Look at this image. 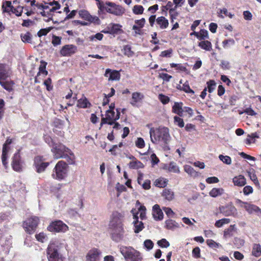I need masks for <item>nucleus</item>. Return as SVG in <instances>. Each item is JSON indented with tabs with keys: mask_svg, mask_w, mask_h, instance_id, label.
Returning a JSON list of instances; mask_svg holds the SVG:
<instances>
[{
	"mask_svg": "<svg viewBox=\"0 0 261 261\" xmlns=\"http://www.w3.org/2000/svg\"><path fill=\"white\" fill-rule=\"evenodd\" d=\"M67 160L68 164L70 165H73L75 164V156L74 153H69V155H67V158H64Z\"/></svg>",
	"mask_w": 261,
	"mask_h": 261,
	"instance_id": "61",
	"label": "nucleus"
},
{
	"mask_svg": "<svg viewBox=\"0 0 261 261\" xmlns=\"http://www.w3.org/2000/svg\"><path fill=\"white\" fill-rule=\"evenodd\" d=\"M219 212L225 217H234L237 214V210L231 202L219 207Z\"/></svg>",
	"mask_w": 261,
	"mask_h": 261,
	"instance_id": "14",
	"label": "nucleus"
},
{
	"mask_svg": "<svg viewBox=\"0 0 261 261\" xmlns=\"http://www.w3.org/2000/svg\"><path fill=\"white\" fill-rule=\"evenodd\" d=\"M78 51L75 45L68 44L63 46L60 50V55L63 57H70L74 55Z\"/></svg>",
	"mask_w": 261,
	"mask_h": 261,
	"instance_id": "17",
	"label": "nucleus"
},
{
	"mask_svg": "<svg viewBox=\"0 0 261 261\" xmlns=\"http://www.w3.org/2000/svg\"><path fill=\"white\" fill-rule=\"evenodd\" d=\"M12 76V70L10 65L5 63L0 64V85L7 92H12L15 83L10 80Z\"/></svg>",
	"mask_w": 261,
	"mask_h": 261,
	"instance_id": "2",
	"label": "nucleus"
},
{
	"mask_svg": "<svg viewBox=\"0 0 261 261\" xmlns=\"http://www.w3.org/2000/svg\"><path fill=\"white\" fill-rule=\"evenodd\" d=\"M230 220L228 218H223L215 222V226L217 228H220L223 225L229 223Z\"/></svg>",
	"mask_w": 261,
	"mask_h": 261,
	"instance_id": "44",
	"label": "nucleus"
},
{
	"mask_svg": "<svg viewBox=\"0 0 261 261\" xmlns=\"http://www.w3.org/2000/svg\"><path fill=\"white\" fill-rule=\"evenodd\" d=\"M51 30V27L46 28L42 29L37 32V36L39 37H42L46 36Z\"/></svg>",
	"mask_w": 261,
	"mask_h": 261,
	"instance_id": "50",
	"label": "nucleus"
},
{
	"mask_svg": "<svg viewBox=\"0 0 261 261\" xmlns=\"http://www.w3.org/2000/svg\"><path fill=\"white\" fill-rule=\"evenodd\" d=\"M173 119L174 123L178 125V126L180 127H184L185 123L182 118H180V117L175 116L174 117Z\"/></svg>",
	"mask_w": 261,
	"mask_h": 261,
	"instance_id": "57",
	"label": "nucleus"
},
{
	"mask_svg": "<svg viewBox=\"0 0 261 261\" xmlns=\"http://www.w3.org/2000/svg\"><path fill=\"white\" fill-rule=\"evenodd\" d=\"M144 8L141 5H136L133 8V13L135 15H141L143 13Z\"/></svg>",
	"mask_w": 261,
	"mask_h": 261,
	"instance_id": "47",
	"label": "nucleus"
},
{
	"mask_svg": "<svg viewBox=\"0 0 261 261\" xmlns=\"http://www.w3.org/2000/svg\"><path fill=\"white\" fill-rule=\"evenodd\" d=\"M183 103L182 102H175L172 107V113L175 114L179 117H182L184 110L182 109Z\"/></svg>",
	"mask_w": 261,
	"mask_h": 261,
	"instance_id": "23",
	"label": "nucleus"
},
{
	"mask_svg": "<svg viewBox=\"0 0 261 261\" xmlns=\"http://www.w3.org/2000/svg\"><path fill=\"white\" fill-rule=\"evenodd\" d=\"M44 85L46 86V89L47 91H50L53 90V86L51 85V80L48 77L44 81Z\"/></svg>",
	"mask_w": 261,
	"mask_h": 261,
	"instance_id": "64",
	"label": "nucleus"
},
{
	"mask_svg": "<svg viewBox=\"0 0 261 261\" xmlns=\"http://www.w3.org/2000/svg\"><path fill=\"white\" fill-rule=\"evenodd\" d=\"M90 106V103L88 101V99L86 97L84 98H81L77 100V104L76 106L80 108H87Z\"/></svg>",
	"mask_w": 261,
	"mask_h": 261,
	"instance_id": "36",
	"label": "nucleus"
},
{
	"mask_svg": "<svg viewBox=\"0 0 261 261\" xmlns=\"http://www.w3.org/2000/svg\"><path fill=\"white\" fill-rule=\"evenodd\" d=\"M51 43H52V44L54 46H57V45H60L61 44V37L57 36L55 35H53Z\"/></svg>",
	"mask_w": 261,
	"mask_h": 261,
	"instance_id": "52",
	"label": "nucleus"
},
{
	"mask_svg": "<svg viewBox=\"0 0 261 261\" xmlns=\"http://www.w3.org/2000/svg\"><path fill=\"white\" fill-rule=\"evenodd\" d=\"M39 222L37 216H32L22 222V226L27 234L31 235L35 232Z\"/></svg>",
	"mask_w": 261,
	"mask_h": 261,
	"instance_id": "7",
	"label": "nucleus"
},
{
	"mask_svg": "<svg viewBox=\"0 0 261 261\" xmlns=\"http://www.w3.org/2000/svg\"><path fill=\"white\" fill-rule=\"evenodd\" d=\"M124 11V9L121 6L113 2H105V5L103 6V8L99 9L98 12H99V14L105 13V12H106L115 16H120L123 15Z\"/></svg>",
	"mask_w": 261,
	"mask_h": 261,
	"instance_id": "6",
	"label": "nucleus"
},
{
	"mask_svg": "<svg viewBox=\"0 0 261 261\" xmlns=\"http://www.w3.org/2000/svg\"><path fill=\"white\" fill-rule=\"evenodd\" d=\"M184 171L191 177L195 178L198 176V172L195 171L191 166H184Z\"/></svg>",
	"mask_w": 261,
	"mask_h": 261,
	"instance_id": "33",
	"label": "nucleus"
},
{
	"mask_svg": "<svg viewBox=\"0 0 261 261\" xmlns=\"http://www.w3.org/2000/svg\"><path fill=\"white\" fill-rule=\"evenodd\" d=\"M102 252L99 249L93 248L88 251L85 256V261H100Z\"/></svg>",
	"mask_w": 261,
	"mask_h": 261,
	"instance_id": "18",
	"label": "nucleus"
},
{
	"mask_svg": "<svg viewBox=\"0 0 261 261\" xmlns=\"http://www.w3.org/2000/svg\"><path fill=\"white\" fill-rule=\"evenodd\" d=\"M222 13L225 14V16L229 17V18H232V17L234 16L233 14H231L230 13L228 12L227 9H226V8H223L222 9H221L220 10V12H219V17L221 18H224V16L222 14Z\"/></svg>",
	"mask_w": 261,
	"mask_h": 261,
	"instance_id": "53",
	"label": "nucleus"
},
{
	"mask_svg": "<svg viewBox=\"0 0 261 261\" xmlns=\"http://www.w3.org/2000/svg\"><path fill=\"white\" fill-rule=\"evenodd\" d=\"M8 152L9 151H2V155H1V161H2L3 165L5 167V169H7L8 166Z\"/></svg>",
	"mask_w": 261,
	"mask_h": 261,
	"instance_id": "48",
	"label": "nucleus"
},
{
	"mask_svg": "<svg viewBox=\"0 0 261 261\" xmlns=\"http://www.w3.org/2000/svg\"><path fill=\"white\" fill-rule=\"evenodd\" d=\"M22 41L25 43H31L32 40V35L31 33L27 32L25 34H20Z\"/></svg>",
	"mask_w": 261,
	"mask_h": 261,
	"instance_id": "41",
	"label": "nucleus"
},
{
	"mask_svg": "<svg viewBox=\"0 0 261 261\" xmlns=\"http://www.w3.org/2000/svg\"><path fill=\"white\" fill-rule=\"evenodd\" d=\"M50 164V162L46 161V158L43 156L38 155L34 158L33 166L35 171L40 174L45 172Z\"/></svg>",
	"mask_w": 261,
	"mask_h": 261,
	"instance_id": "9",
	"label": "nucleus"
},
{
	"mask_svg": "<svg viewBox=\"0 0 261 261\" xmlns=\"http://www.w3.org/2000/svg\"><path fill=\"white\" fill-rule=\"evenodd\" d=\"M40 63H41V64H40L39 66V72L37 73V76H39L40 74H42L45 76L47 75L48 74V71L46 70V62L42 60Z\"/></svg>",
	"mask_w": 261,
	"mask_h": 261,
	"instance_id": "37",
	"label": "nucleus"
},
{
	"mask_svg": "<svg viewBox=\"0 0 261 261\" xmlns=\"http://www.w3.org/2000/svg\"><path fill=\"white\" fill-rule=\"evenodd\" d=\"M167 169L169 172H173L176 173H179L180 172V170H179L178 166H176V164L174 162H171L169 163Z\"/></svg>",
	"mask_w": 261,
	"mask_h": 261,
	"instance_id": "45",
	"label": "nucleus"
},
{
	"mask_svg": "<svg viewBox=\"0 0 261 261\" xmlns=\"http://www.w3.org/2000/svg\"><path fill=\"white\" fill-rule=\"evenodd\" d=\"M158 244L159 247L162 248H166L170 245L169 242L165 239H162L158 241Z\"/></svg>",
	"mask_w": 261,
	"mask_h": 261,
	"instance_id": "59",
	"label": "nucleus"
},
{
	"mask_svg": "<svg viewBox=\"0 0 261 261\" xmlns=\"http://www.w3.org/2000/svg\"><path fill=\"white\" fill-rule=\"evenodd\" d=\"M12 8H13V6H12L10 1H5V4L3 5V11L4 12H9L11 11Z\"/></svg>",
	"mask_w": 261,
	"mask_h": 261,
	"instance_id": "54",
	"label": "nucleus"
},
{
	"mask_svg": "<svg viewBox=\"0 0 261 261\" xmlns=\"http://www.w3.org/2000/svg\"><path fill=\"white\" fill-rule=\"evenodd\" d=\"M46 230L52 233H64L68 231V226L62 221L56 220L51 221Z\"/></svg>",
	"mask_w": 261,
	"mask_h": 261,
	"instance_id": "10",
	"label": "nucleus"
},
{
	"mask_svg": "<svg viewBox=\"0 0 261 261\" xmlns=\"http://www.w3.org/2000/svg\"><path fill=\"white\" fill-rule=\"evenodd\" d=\"M198 46L206 51H210L212 49V44L210 41L207 40L199 42Z\"/></svg>",
	"mask_w": 261,
	"mask_h": 261,
	"instance_id": "35",
	"label": "nucleus"
},
{
	"mask_svg": "<svg viewBox=\"0 0 261 261\" xmlns=\"http://www.w3.org/2000/svg\"><path fill=\"white\" fill-rule=\"evenodd\" d=\"M20 150H17L14 153L12 157L11 166L13 170L15 172H20L22 170V160L20 156Z\"/></svg>",
	"mask_w": 261,
	"mask_h": 261,
	"instance_id": "13",
	"label": "nucleus"
},
{
	"mask_svg": "<svg viewBox=\"0 0 261 261\" xmlns=\"http://www.w3.org/2000/svg\"><path fill=\"white\" fill-rule=\"evenodd\" d=\"M219 159L220 160L222 161L223 163L228 165H230L231 162H232L230 156L227 155H219Z\"/></svg>",
	"mask_w": 261,
	"mask_h": 261,
	"instance_id": "56",
	"label": "nucleus"
},
{
	"mask_svg": "<svg viewBox=\"0 0 261 261\" xmlns=\"http://www.w3.org/2000/svg\"><path fill=\"white\" fill-rule=\"evenodd\" d=\"M134 218L135 219L134 221V232L135 233H139V232L141 231L143 229L144 224L142 221H139L138 216L137 214H135L134 215Z\"/></svg>",
	"mask_w": 261,
	"mask_h": 261,
	"instance_id": "27",
	"label": "nucleus"
},
{
	"mask_svg": "<svg viewBox=\"0 0 261 261\" xmlns=\"http://www.w3.org/2000/svg\"><path fill=\"white\" fill-rule=\"evenodd\" d=\"M144 98V95L141 92H134L132 93V101L130 105L135 106L137 103L142 101Z\"/></svg>",
	"mask_w": 261,
	"mask_h": 261,
	"instance_id": "25",
	"label": "nucleus"
},
{
	"mask_svg": "<svg viewBox=\"0 0 261 261\" xmlns=\"http://www.w3.org/2000/svg\"><path fill=\"white\" fill-rule=\"evenodd\" d=\"M44 140H45L46 143L48 144V145H49L50 147H51L57 144L56 143L53 141V140L51 138V137L47 135L44 136Z\"/></svg>",
	"mask_w": 261,
	"mask_h": 261,
	"instance_id": "62",
	"label": "nucleus"
},
{
	"mask_svg": "<svg viewBox=\"0 0 261 261\" xmlns=\"http://www.w3.org/2000/svg\"><path fill=\"white\" fill-rule=\"evenodd\" d=\"M128 167L133 169H142L144 168V165L141 161L135 160V161H133L128 163Z\"/></svg>",
	"mask_w": 261,
	"mask_h": 261,
	"instance_id": "34",
	"label": "nucleus"
},
{
	"mask_svg": "<svg viewBox=\"0 0 261 261\" xmlns=\"http://www.w3.org/2000/svg\"><path fill=\"white\" fill-rule=\"evenodd\" d=\"M116 190L118 192L117 197L119 196L120 193L126 191V187L124 186V185L120 184V183H117L116 185Z\"/></svg>",
	"mask_w": 261,
	"mask_h": 261,
	"instance_id": "63",
	"label": "nucleus"
},
{
	"mask_svg": "<svg viewBox=\"0 0 261 261\" xmlns=\"http://www.w3.org/2000/svg\"><path fill=\"white\" fill-rule=\"evenodd\" d=\"M122 214L117 211L113 212L109 221V229L111 231V238L113 241L118 242L122 240L124 236L123 224Z\"/></svg>",
	"mask_w": 261,
	"mask_h": 261,
	"instance_id": "1",
	"label": "nucleus"
},
{
	"mask_svg": "<svg viewBox=\"0 0 261 261\" xmlns=\"http://www.w3.org/2000/svg\"><path fill=\"white\" fill-rule=\"evenodd\" d=\"M120 118V111L119 110L117 109V114L114 111L107 110L106 117L101 118V122H100V126L103 124H108L112 125L114 122L119 119Z\"/></svg>",
	"mask_w": 261,
	"mask_h": 261,
	"instance_id": "12",
	"label": "nucleus"
},
{
	"mask_svg": "<svg viewBox=\"0 0 261 261\" xmlns=\"http://www.w3.org/2000/svg\"><path fill=\"white\" fill-rule=\"evenodd\" d=\"M145 145V143H144L143 139L141 137L137 139L136 141H135V146H136L137 148L142 149L144 147Z\"/></svg>",
	"mask_w": 261,
	"mask_h": 261,
	"instance_id": "60",
	"label": "nucleus"
},
{
	"mask_svg": "<svg viewBox=\"0 0 261 261\" xmlns=\"http://www.w3.org/2000/svg\"><path fill=\"white\" fill-rule=\"evenodd\" d=\"M122 52H123L124 56L128 58L133 57L135 55L134 51L132 50V47L128 44L123 46V49H122Z\"/></svg>",
	"mask_w": 261,
	"mask_h": 261,
	"instance_id": "29",
	"label": "nucleus"
},
{
	"mask_svg": "<svg viewBox=\"0 0 261 261\" xmlns=\"http://www.w3.org/2000/svg\"><path fill=\"white\" fill-rule=\"evenodd\" d=\"M165 228L167 230H174L178 227V224L175 220L172 219H167L165 221Z\"/></svg>",
	"mask_w": 261,
	"mask_h": 261,
	"instance_id": "30",
	"label": "nucleus"
},
{
	"mask_svg": "<svg viewBox=\"0 0 261 261\" xmlns=\"http://www.w3.org/2000/svg\"><path fill=\"white\" fill-rule=\"evenodd\" d=\"M119 251L126 261H142L141 252L133 247L120 246Z\"/></svg>",
	"mask_w": 261,
	"mask_h": 261,
	"instance_id": "4",
	"label": "nucleus"
},
{
	"mask_svg": "<svg viewBox=\"0 0 261 261\" xmlns=\"http://www.w3.org/2000/svg\"><path fill=\"white\" fill-rule=\"evenodd\" d=\"M53 3L55 4V6L49 8V9L41 10L42 11L40 12V14H41L42 16L47 18L46 19H44L45 22H49L53 20L54 13L55 11L61 8V5L59 4V2H53Z\"/></svg>",
	"mask_w": 261,
	"mask_h": 261,
	"instance_id": "16",
	"label": "nucleus"
},
{
	"mask_svg": "<svg viewBox=\"0 0 261 261\" xmlns=\"http://www.w3.org/2000/svg\"><path fill=\"white\" fill-rule=\"evenodd\" d=\"M177 88L187 93H190L191 94L195 93V92L190 87L188 81H186L185 83L182 84V86L178 85Z\"/></svg>",
	"mask_w": 261,
	"mask_h": 261,
	"instance_id": "31",
	"label": "nucleus"
},
{
	"mask_svg": "<svg viewBox=\"0 0 261 261\" xmlns=\"http://www.w3.org/2000/svg\"><path fill=\"white\" fill-rule=\"evenodd\" d=\"M152 217L156 221L162 220L163 219V212L158 204H155L152 207Z\"/></svg>",
	"mask_w": 261,
	"mask_h": 261,
	"instance_id": "22",
	"label": "nucleus"
},
{
	"mask_svg": "<svg viewBox=\"0 0 261 261\" xmlns=\"http://www.w3.org/2000/svg\"><path fill=\"white\" fill-rule=\"evenodd\" d=\"M68 166V164L63 160L59 161L55 165L53 170V178L62 180L67 176Z\"/></svg>",
	"mask_w": 261,
	"mask_h": 261,
	"instance_id": "5",
	"label": "nucleus"
},
{
	"mask_svg": "<svg viewBox=\"0 0 261 261\" xmlns=\"http://www.w3.org/2000/svg\"><path fill=\"white\" fill-rule=\"evenodd\" d=\"M149 134L151 142L154 144L161 142L167 144L171 138L169 128L166 127H159L156 128L151 127L149 130Z\"/></svg>",
	"mask_w": 261,
	"mask_h": 261,
	"instance_id": "3",
	"label": "nucleus"
},
{
	"mask_svg": "<svg viewBox=\"0 0 261 261\" xmlns=\"http://www.w3.org/2000/svg\"><path fill=\"white\" fill-rule=\"evenodd\" d=\"M247 211V212L251 213L252 212H257L258 210V207L254 204H252L250 203H245L244 207H243Z\"/></svg>",
	"mask_w": 261,
	"mask_h": 261,
	"instance_id": "42",
	"label": "nucleus"
},
{
	"mask_svg": "<svg viewBox=\"0 0 261 261\" xmlns=\"http://www.w3.org/2000/svg\"><path fill=\"white\" fill-rule=\"evenodd\" d=\"M51 151L56 159L66 158L69 153L72 152L69 148L62 143L56 144L53 146Z\"/></svg>",
	"mask_w": 261,
	"mask_h": 261,
	"instance_id": "8",
	"label": "nucleus"
},
{
	"mask_svg": "<svg viewBox=\"0 0 261 261\" xmlns=\"http://www.w3.org/2000/svg\"><path fill=\"white\" fill-rule=\"evenodd\" d=\"M206 245H207V246H208V247L212 249H215L216 248H219L222 247V246L220 243L215 242V241L212 239L206 240Z\"/></svg>",
	"mask_w": 261,
	"mask_h": 261,
	"instance_id": "40",
	"label": "nucleus"
},
{
	"mask_svg": "<svg viewBox=\"0 0 261 261\" xmlns=\"http://www.w3.org/2000/svg\"><path fill=\"white\" fill-rule=\"evenodd\" d=\"M206 91L209 93H212L215 89L216 82L214 80H210L206 82Z\"/></svg>",
	"mask_w": 261,
	"mask_h": 261,
	"instance_id": "43",
	"label": "nucleus"
},
{
	"mask_svg": "<svg viewBox=\"0 0 261 261\" xmlns=\"http://www.w3.org/2000/svg\"><path fill=\"white\" fill-rule=\"evenodd\" d=\"M162 196L164 197L166 200L171 201L173 200L174 198V192L170 189L165 188L163 190Z\"/></svg>",
	"mask_w": 261,
	"mask_h": 261,
	"instance_id": "28",
	"label": "nucleus"
},
{
	"mask_svg": "<svg viewBox=\"0 0 261 261\" xmlns=\"http://www.w3.org/2000/svg\"><path fill=\"white\" fill-rule=\"evenodd\" d=\"M120 28H121V25L119 24L111 23L107 26V30L102 31V32L111 35L118 34L122 32Z\"/></svg>",
	"mask_w": 261,
	"mask_h": 261,
	"instance_id": "19",
	"label": "nucleus"
},
{
	"mask_svg": "<svg viewBox=\"0 0 261 261\" xmlns=\"http://www.w3.org/2000/svg\"><path fill=\"white\" fill-rule=\"evenodd\" d=\"M156 23L161 30H164L169 27V20L164 16L156 18Z\"/></svg>",
	"mask_w": 261,
	"mask_h": 261,
	"instance_id": "24",
	"label": "nucleus"
},
{
	"mask_svg": "<svg viewBox=\"0 0 261 261\" xmlns=\"http://www.w3.org/2000/svg\"><path fill=\"white\" fill-rule=\"evenodd\" d=\"M233 185L238 187H243L247 184L246 178L243 175L234 176L232 179Z\"/></svg>",
	"mask_w": 261,
	"mask_h": 261,
	"instance_id": "21",
	"label": "nucleus"
},
{
	"mask_svg": "<svg viewBox=\"0 0 261 261\" xmlns=\"http://www.w3.org/2000/svg\"><path fill=\"white\" fill-rule=\"evenodd\" d=\"M35 239L37 241L43 243L47 239V236L44 232H39L35 234Z\"/></svg>",
	"mask_w": 261,
	"mask_h": 261,
	"instance_id": "46",
	"label": "nucleus"
},
{
	"mask_svg": "<svg viewBox=\"0 0 261 261\" xmlns=\"http://www.w3.org/2000/svg\"><path fill=\"white\" fill-rule=\"evenodd\" d=\"M168 180L166 178H159L155 180L154 181V185L156 187H159L161 188H164L167 185Z\"/></svg>",
	"mask_w": 261,
	"mask_h": 261,
	"instance_id": "38",
	"label": "nucleus"
},
{
	"mask_svg": "<svg viewBox=\"0 0 261 261\" xmlns=\"http://www.w3.org/2000/svg\"><path fill=\"white\" fill-rule=\"evenodd\" d=\"M251 254L255 257H259L261 255V246L259 244H254L252 248Z\"/></svg>",
	"mask_w": 261,
	"mask_h": 261,
	"instance_id": "32",
	"label": "nucleus"
},
{
	"mask_svg": "<svg viewBox=\"0 0 261 261\" xmlns=\"http://www.w3.org/2000/svg\"><path fill=\"white\" fill-rule=\"evenodd\" d=\"M197 38L200 40L208 39V31L204 29L200 30L199 32V36L197 37Z\"/></svg>",
	"mask_w": 261,
	"mask_h": 261,
	"instance_id": "49",
	"label": "nucleus"
},
{
	"mask_svg": "<svg viewBox=\"0 0 261 261\" xmlns=\"http://www.w3.org/2000/svg\"><path fill=\"white\" fill-rule=\"evenodd\" d=\"M105 76L109 77V81H118L120 78L119 71L115 70L107 69L105 70Z\"/></svg>",
	"mask_w": 261,
	"mask_h": 261,
	"instance_id": "20",
	"label": "nucleus"
},
{
	"mask_svg": "<svg viewBox=\"0 0 261 261\" xmlns=\"http://www.w3.org/2000/svg\"><path fill=\"white\" fill-rule=\"evenodd\" d=\"M48 261H63V257L59 252L58 246L55 243H50L46 249Z\"/></svg>",
	"mask_w": 261,
	"mask_h": 261,
	"instance_id": "11",
	"label": "nucleus"
},
{
	"mask_svg": "<svg viewBox=\"0 0 261 261\" xmlns=\"http://www.w3.org/2000/svg\"><path fill=\"white\" fill-rule=\"evenodd\" d=\"M224 190L223 188H213L210 192V195L212 197H216L223 194Z\"/></svg>",
	"mask_w": 261,
	"mask_h": 261,
	"instance_id": "39",
	"label": "nucleus"
},
{
	"mask_svg": "<svg viewBox=\"0 0 261 261\" xmlns=\"http://www.w3.org/2000/svg\"><path fill=\"white\" fill-rule=\"evenodd\" d=\"M249 175L250 179H251V181L253 182L254 184H255L256 186H257V187H259V182L258 180L257 176H256L255 173H252L251 172H249Z\"/></svg>",
	"mask_w": 261,
	"mask_h": 261,
	"instance_id": "58",
	"label": "nucleus"
},
{
	"mask_svg": "<svg viewBox=\"0 0 261 261\" xmlns=\"http://www.w3.org/2000/svg\"><path fill=\"white\" fill-rule=\"evenodd\" d=\"M79 15L81 18L84 19L89 23H93L96 25H99L100 21L97 16H93L90 13L84 9L81 10L79 11Z\"/></svg>",
	"mask_w": 261,
	"mask_h": 261,
	"instance_id": "15",
	"label": "nucleus"
},
{
	"mask_svg": "<svg viewBox=\"0 0 261 261\" xmlns=\"http://www.w3.org/2000/svg\"><path fill=\"white\" fill-rule=\"evenodd\" d=\"M158 98L159 100H160L161 102H162L163 105H167L169 102V97L163 94H159Z\"/></svg>",
	"mask_w": 261,
	"mask_h": 261,
	"instance_id": "55",
	"label": "nucleus"
},
{
	"mask_svg": "<svg viewBox=\"0 0 261 261\" xmlns=\"http://www.w3.org/2000/svg\"><path fill=\"white\" fill-rule=\"evenodd\" d=\"M53 126H54L55 127L63 128L64 126V122L59 118H55L54 121H53Z\"/></svg>",
	"mask_w": 261,
	"mask_h": 261,
	"instance_id": "51",
	"label": "nucleus"
},
{
	"mask_svg": "<svg viewBox=\"0 0 261 261\" xmlns=\"http://www.w3.org/2000/svg\"><path fill=\"white\" fill-rule=\"evenodd\" d=\"M237 228L234 224L230 225L229 228L225 229L223 232V238L227 239L232 237L236 232Z\"/></svg>",
	"mask_w": 261,
	"mask_h": 261,
	"instance_id": "26",
	"label": "nucleus"
}]
</instances>
